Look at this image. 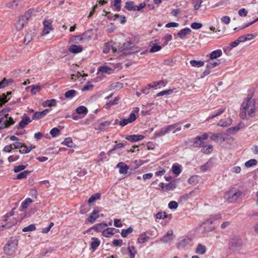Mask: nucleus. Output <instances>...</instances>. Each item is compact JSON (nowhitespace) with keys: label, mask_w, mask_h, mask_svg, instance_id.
<instances>
[{"label":"nucleus","mask_w":258,"mask_h":258,"mask_svg":"<svg viewBox=\"0 0 258 258\" xmlns=\"http://www.w3.org/2000/svg\"><path fill=\"white\" fill-rule=\"evenodd\" d=\"M191 240L188 238H186L181 239L179 242L177 247L178 249H181L185 247L190 242Z\"/></svg>","instance_id":"obj_16"},{"label":"nucleus","mask_w":258,"mask_h":258,"mask_svg":"<svg viewBox=\"0 0 258 258\" xmlns=\"http://www.w3.org/2000/svg\"><path fill=\"white\" fill-rule=\"evenodd\" d=\"M116 167L119 168V172L120 174H126L128 169V166L123 162H119Z\"/></svg>","instance_id":"obj_18"},{"label":"nucleus","mask_w":258,"mask_h":258,"mask_svg":"<svg viewBox=\"0 0 258 258\" xmlns=\"http://www.w3.org/2000/svg\"><path fill=\"white\" fill-rule=\"evenodd\" d=\"M190 26L194 29H199L202 27V24L200 23L194 22L191 23Z\"/></svg>","instance_id":"obj_64"},{"label":"nucleus","mask_w":258,"mask_h":258,"mask_svg":"<svg viewBox=\"0 0 258 258\" xmlns=\"http://www.w3.org/2000/svg\"><path fill=\"white\" fill-rule=\"evenodd\" d=\"M173 234V231L172 230H170L167 232L165 235L160 238L159 241L164 243L169 242L174 238Z\"/></svg>","instance_id":"obj_10"},{"label":"nucleus","mask_w":258,"mask_h":258,"mask_svg":"<svg viewBox=\"0 0 258 258\" xmlns=\"http://www.w3.org/2000/svg\"><path fill=\"white\" fill-rule=\"evenodd\" d=\"M33 202V201L30 198H27L25 199V200L22 203L21 207L23 209H27L28 206Z\"/></svg>","instance_id":"obj_36"},{"label":"nucleus","mask_w":258,"mask_h":258,"mask_svg":"<svg viewBox=\"0 0 258 258\" xmlns=\"http://www.w3.org/2000/svg\"><path fill=\"white\" fill-rule=\"evenodd\" d=\"M5 123H6V125L9 126L10 125L14 124L15 121L13 120V119L11 117H9L8 118H5Z\"/></svg>","instance_id":"obj_61"},{"label":"nucleus","mask_w":258,"mask_h":258,"mask_svg":"<svg viewBox=\"0 0 258 258\" xmlns=\"http://www.w3.org/2000/svg\"><path fill=\"white\" fill-rule=\"evenodd\" d=\"M128 251L131 255V258H134L135 256V254L137 253V251L135 249V247L134 246H128L127 247Z\"/></svg>","instance_id":"obj_55"},{"label":"nucleus","mask_w":258,"mask_h":258,"mask_svg":"<svg viewBox=\"0 0 258 258\" xmlns=\"http://www.w3.org/2000/svg\"><path fill=\"white\" fill-rule=\"evenodd\" d=\"M243 125L241 123H239L237 126L228 128V131L230 134H234L238 131L240 128L243 127Z\"/></svg>","instance_id":"obj_42"},{"label":"nucleus","mask_w":258,"mask_h":258,"mask_svg":"<svg viewBox=\"0 0 258 258\" xmlns=\"http://www.w3.org/2000/svg\"><path fill=\"white\" fill-rule=\"evenodd\" d=\"M36 229V226L34 224H31L23 228V232L32 231Z\"/></svg>","instance_id":"obj_53"},{"label":"nucleus","mask_w":258,"mask_h":258,"mask_svg":"<svg viewBox=\"0 0 258 258\" xmlns=\"http://www.w3.org/2000/svg\"><path fill=\"white\" fill-rule=\"evenodd\" d=\"M13 82L12 79H6L4 78L2 81H0V89L3 88L9 84H11Z\"/></svg>","instance_id":"obj_32"},{"label":"nucleus","mask_w":258,"mask_h":258,"mask_svg":"<svg viewBox=\"0 0 258 258\" xmlns=\"http://www.w3.org/2000/svg\"><path fill=\"white\" fill-rule=\"evenodd\" d=\"M77 94V91H76L74 90H70L68 91H67L65 94L64 96L66 98H73L74 97H75Z\"/></svg>","instance_id":"obj_38"},{"label":"nucleus","mask_w":258,"mask_h":258,"mask_svg":"<svg viewBox=\"0 0 258 258\" xmlns=\"http://www.w3.org/2000/svg\"><path fill=\"white\" fill-rule=\"evenodd\" d=\"M242 195V192L234 187L230 188L225 192L224 196V199L228 203H234Z\"/></svg>","instance_id":"obj_3"},{"label":"nucleus","mask_w":258,"mask_h":258,"mask_svg":"<svg viewBox=\"0 0 258 258\" xmlns=\"http://www.w3.org/2000/svg\"><path fill=\"white\" fill-rule=\"evenodd\" d=\"M131 45V42L130 41H126L124 43H123L122 44H121L118 50L119 51H124V54H128L127 53L128 49H129V47Z\"/></svg>","instance_id":"obj_19"},{"label":"nucleus","mask_w":258,"mask_h":258,"mask_svg":"<svg viewBox=\"0 0 258 258\" xmlns=\"http://www.w3.org/2000/svg\"><path fill=\"white\" fill-rule=\"evenodd\" d=\"M133 231L132 227H129L126 229H122L121 232V235L123 237H126L128 234H131Z\"/></svg>","instance_id":"obj_44"},{"label":"nucleus","mask_w":258,"mask_h":258,"mask_svg":"<svg viewBox=\"0 0 258 258\" xmlns=\"http://www.w3.org/2000/svg\"><path fill=\"white\" fill-rule=\"evenodd\" d=\"M49 110L46 109L42 111L36 112L33 117V119H39L44 117L48 112Z\"/></svg>","instance_id":"obj_15"},{"label":"nucleus","mask_w":258,"mask_h":258,"mask_svg":"<svg viewBox=\"0 0 258 258\" xmlns=\"http://www.w3.org/2000/svg\"><path fill=\"white\" fill-rule=\"evenodd\" d=\"M175 188V184L174 183L170 182L165 185V186L162 187V188H165L166 190H170L173 188Z\"/></svg>","instance_id":"obj_59"},{"label":"nucleus","mask_w":258,"mask_h":258,"mask_svg":"<svg viewBox=\"0 0 258 258\" xmlns=\"http://www.w3.org/2000/svg\"><path fill=\"white\" fill-rule=\"evenodd\" d=\"M18 245V240L16 238H11L4 247L5 253L9 256L14 255L16 252Z\"/></svg>","instance_id":"obj_4"},{"label":"nucleus","mask_w":258,"mask_h":258,"mask_svg":"<svg viewBox=\"0 0 258 258\" xmlns=\"http://www.w3.org/2000/svg\"><path fill=\"white\" fill-rule=\"evenodd\" d=\"M173 92L172 90L171 89H168L164 90L163 91H161L158 93L157 94L156 96L159 97V96H162L165 95H169L171 94Z\"/></svg>","instance_id":"obj_52"},{"label":"nucleus","mask_w":258,"mask_h":258,"mask_svg":"<svg viewBox=\"0 0 258 258\" xmlns=\"http://www.w3.org/2000/svg\"><path fill=\"white\" fill-rule=\"evenodd\" d=\"M115 230L116 229L114 228H107L102 231V234L104 237H109L114 234Z\"/></svg>","instance_id":"obj_20"},{"label":"nucleus","mask_w":258,"mask_h":258,"mask_svg":"<svg viewBox=\"0 0 258 258\" xmlns=\"http://www.w3.org/2000/svg\"><path fill=\"white\" fill-rule=\"evenodd\" d=\"M111 124L110 121H106L99 123L96 127L95 130L100 131H104Z\"/></svg>","instance_id":"obj_14"},{"label":"nucleus","mask_w":258,"mask_h":258,"mask_svg":"<svg viewBox=\"0 0 258 258\" xmlns=\"http://www.w3.org/2000/svg\"><path fill=\"white\" fill-rule=\"evenodd\" d=\"M16 223V221L14 220V221L12 222V221H10V222H7L5 224H3V223H2L1 224V227L2 228V229H1L2 230H3L4 229H9V228H11L13 225H14Z\"/></svg>","instance_id":"obj_39"},{"label":"nucleus","mask_w":258,"mask_h":258,"mask_svg":"<svg viewBox=\"0 0 258 258\" xmlns=\"http://www.w3.org/2000/svg\"><path fill=\"white\" fill-rule=\"evenodd\" d=\"M196 253L200 254H204L206 252V247L201 244H199L196 250Z\"/></svg>","instance_id":"obj_33"},{"label":"nucleus","mask_w":258,"mask_h":258,"mask_svg":"<svg viewBox=\"0 0 258 258\" xmlns=\"http://www.w3.org/2000/svg\"><path fill=\"white\" fill-rule=\"evenodd\" d=\"M33 12V10H29L23 15L19 17L15 24L16 28L18 31L23 29L25 24L27 22V21L31 17Z\"/></svg>","instance_id":"obj_6"},{"label":"nucleus","mask_w":258,"mask_h":258,"mask_svg":"<svg viewBox=\"0 0 258 258\" xmlns=\"http://www.w3.org/2000/svg\"><path fill=\"white\" fill-rule=\"evenodd\" d=\"M172 170V172L177 175H178L181 172L180 167L178 165H173Z\"/></svg>","instance_id":"obj_51"},{"label":"nucleus","mask_w":258,"mask_h":258,"mask_svg":"<svg viewBox=\"0 0 258 258\" xmlns=\"http://www.w3.org/2000/svg\"><path fill=\"white\" fill-rule=\"evenodd\" d=\"M125 8L130 11H136V6L135 5V3L133 1H129L125 3Z\"/></svg>","instance_id":"obj_26"},{"label":"nucleus","mask_w":258,"mask_h":258,"mask_svg":"<svg viewBox=\"0 0 258 258\" xmlns=\"http://www.w3.org/2000/svg\"><path fill=\"white\" fill-rule=\"evenodd\" d=\"M30 173V172L27 171H24V172H22L20 173V174H18L17 176V178L18 179H21L23 178H25L27 177L28 174Z\"/></svg>","instance_id":"obj_54"},{"label":"nucleus","mask_w":258,"mask_h":258,"mask_svg":"<svg viewBox=\"0 0 258 258\" xmlns=\"http://www.w3.org/2000/svg\"><path fill=\"white\" fill-rule=\"evenodd\" d=\"M99 71L101 72L109 74L112 73L113 70L109 67L106 66H102L99 68Z\"/></svg>","instance_id":"obj_45"},{"label":"nucleus","mask_w":258,"mask_h":258,"mask_svg":"<svg viewBox=\"0 0 258 258\" xmlns=\"http://www.w3.org/2000/svg\"><path fill=\"white\" fill-rule=\"evenodd\" d=\"M82 50V47L77 45H72L69 48V51L73 53H78L81 52Z\"/></svg>","instance_id":"obj_22"},{"label":"nucleus","mask_w":258,"mask_h":258,"mask_svg":"<svg viewBox=\"0 0 258 258\" xmlns=\"http://www.w3.org/2000/svg\"><path fill=\"white\" fill-rule=\"evenodd\" d=\"M257 161L256 159H252L246 161L244 165L246 167L249 168L257 164Z\"/></svg>","instance_id":"obj_41"},{"label":"nucleus","mask_w":258,"mask_h":258,"mask_svg":"<svg viewBox=\"0 0 258 258\" xmlns=\"http://www.w3.org/2000/svg\"><path fill=\"white\" fill-rule=\"evenodd\" d=\"M30 87H31V92L33 95L36 94L37 92H39L41 89V87L40 85H32Z\"/></svg>","instance_id":"obj_47"},{"label":"nucleus","mask_w":258,"mask_h":258,"mask_svg":"<svg viewBox=\"0 0 258 258\" xmlns=\"http://www.w3.org/2000/svg\"><path fill=\"white\" fill-rule=\"evenodd\" d=\"M76 112L79 114L86 115L88 113V109L84 106H80L77 108Z\"/></svg>","instance_id":"obj_34"},{"label":"nucleus","mask_w":258,"mask_h":258,"mask_svg":"<svg viewBox=\"0 0 258 258\" xmlns=\"http://www.w3.org/2000/svg\"><path fill=\"white\" fill-rule=\"evenodd\" d=\"M62 144L70 148H72L74 146L72 139L71 138H66Z\"/></svg>","instance_id":"obj_40"},{"label":"nucleus","mask_w":258,"mask_h":258,"mask_svg":"<svg viewBox=\"0 0 258 258\" xmlns=\"http://www.w3.org/2000/svg\"><path fill=\"white\" fill-rule=\"evenodd\" d=\"M220 63V61L219 60H216L215 61L211 59L210 60L208 61L207 63V67L210 69H212L216 66H218Z\"/></svg>","instance_id":"obj_30"},{"label":"nucleus","mask_w":258,"mask_h":258,"mask_svg":"<svg viewBox=\"0 0 258 258\" xmlns=\"http://www.w3.org/2000/svg\"><path fill=\"white\" fill-rule=\"evenodd\" d=\"M98 211L94 210L88 217L89 222L92 223L94 222L96 219L98 217Z\"/></svg>","instance_id":"obj_29"},{"label":"nucleus","mask_w":258,"mask_h":258,"mask_svg":"<svg viewBox=\"0 0 258 258\" xmlns=\"http://www.w3.org/2000/svg\"><path fill=\"white\" fill-rule=\"evenodd\" d=\"M190 63L193 67L200 68L204 66V61L202 60H191Z\"/></svg>","instance_id":"obj_28"},{"label":"nucleus","mask_w":258,"mask_h":258,"mask_svg":"<svg viewBox=\"0 0 258 258\" xmlns=\"http://www.w3.org/2000/svg\"><path fill=\"white\" fill-rule=\"evenodd\" d=\"M161 46L157 45V44H154L150 49V52H156L157 51H159L161 49Z\"/></svg>","instance_id":"obj_60"},{"label":"nucleus","mask_w":258,"mask_h":258,"mask_svg":"<svg viewBox=\"0 0 258 258\" xmlns=\"http://www.w3.org/2000/svg\"><path fill=\"white\" fill-rule=\"evenodd\" d=\"M31 121V120H30V118L27 117L21 120L19 123L18 128H23L25 127L26 125L28 124Z\"/></svg>","instance_id":"obj_27"},{"label":"nucleus","mask_w":258,"mask_h":258,"mask_svg":"<svg viewBox=\"0 0 258 258\" xmlns=\"http://www.w3.org/2000/svg\"><path fill=\"white\" fill-rule=\"evenodd\" d=\"M222 54V52L221 49H217L212 51L210 54V58L211 59L213 60L219 57H220Z\"/></svg>","instance_id":"obj_24"},{"label":"nucleus","mask_w":258,"mask_h":258,"mask_svg":"<svg viewBox=\"0 0 258 258\" xmlns=\"http://www.w3.org/2000/svg\"><path fill=\"white\" fill-rule=\"evenodd\" d=\"M242 245V241L240 237H233L232 238L230 242L229 246L231 248L236 249Z\"/></svg>","instance_id":"obj_9"},{"label":"nucleus","mask_w":258,"mask_h":258,"mask_svg":"<svg viewBox=\"0 0 258 258\" xmlns=\"http://www.w3.org/2000/svg\"><path fill=\"white\" fill-rule=\"evenodd\" d=\"M225 111V108H220L218 110V111L217 112L209 116V117L208 118V119H212L215 117L219 116V115H221L223 112H224Z\"/></svg>","instance_id":"obj_46"},{"label":"nucleus","mask_w":258,"mask_h":258,"mask_svg":"<svg viewBox=\"0 0 258 258\" xmlns=\"http://www.w3.org/2000/svg\"><path fill=\"white\" fill-rule=\"evenodd\" d=\"M201 150L202 152L205 154H210L213 151V146L211 145L208 146H203Z\"/></svg>","instance_id":"obj_37"},{"label":"nucleus","mask_w":258,"mask_h":258,"mask_svg":"<svg viewBox=\"0 0 258 258\" xmlns=\"http://www.w3.org/2000/svg\"><path fill=\"white\" fill-rule=\"evenodd\" d=\"M178 203L176 201H171L168 204V208L170 209H176L178 207Z\"/></svg>","instance_id":"obj_62"},{"label":"nucleus","mask_w":258,"mask_h":258,"mask_svg":"<svg viewBox=\"0 0 258 258\" xmlns=\"http://www.w3.org/2000/svg\"><path fill=\"white\" fill-rule=\"evenodd\" d=\"M144 138V136H143V135H136L127 136L125 137V139L127 140L131 141L132 142L139 141L143 140Z\"/></svg>","instance_id":"obj_17"},{"label":"nucleus","mask_w":258,"mask_h":258,"mask_svg":"<svg viewBox=\"0 0 258 258\" xmlns=\"http://www.w3.org/2000/svg\"><path fill=\"white\" fill-rule=\"evenodd\" d=\"M209 137V135L207 133H204L201 136H197L194 142V145L197 147H203L204 145V141L207 140Z\"/></svg>","instance_id":"obj_8"},{"label":"nucleus","mask_w":258,"mask_h":258,"mask_svg":"<svg viewBox=\"0 0 258 258\" xmlns=\"http://www.w3.org/2000/svg\"><path fill=\"white\" fill-rule=\"evenodd\" d=\"M50 134L53 137H55L60 134V131L56 127L52 128Z\"/></svg>","instance_id":"obj_57"},{"label":"nucleus","mask_w":258,"mask_h":258,"mask_svg":"<svg viewBox=\"0 0 258 258\" xmlns=\"http://www.w3.org/2000/svg\"><path fill=\"white\" fill-rule=\"evenodd\" d=\"M56 105V101L54 99L47 100L42 103V106L46 107H52Z\"/></svg>","instance_id":"obj_25"},{"label":"nucleus","mask_w":258,"mask_h":258,"mask_svg":"<svg viewBox=\"0 0 258 258\" xmlns=\"http://www.w3.org/2000/svg\"><path fill=\"white\" fill-rule=\"evenodd\" d=\"M222 218L220 214H217L211 215L209 218L203 222L201 227L203 228L205 232H208L213 231L215 227L212 224L216 220Z\"/></svg>","instance_id":"obj_2"},{"label":"nucleus","mask_w":258,"mask_h":258,"mask_svg":"<svg viewBox=\"0 0 258 258\" xmlns=\"http://www.w3.org/2000/svg\"><path fill=\"white\" fill-rule=\"evenodd\" d=\"M255 111V100L251 99L250 96H248L241 104L240 116L241 118L244 119L247 113L249 116L252 117Z\"/></svg>","instance_id":"obj_1"},{"label":"nucleus","mask_w":258,"mask_h":258,"mask_svg":"<svg viewBox=\"0 0 258 258\" xmlns=\"http://www.w3.org/2000/svg\"><path fill=\"white\" fill-rule=\"evenodd\" d=\"M198 181V178L197 176H192L188 179V182L190 184H195Z\"/></svg>","instance_id":"obj_58"},{"label":"nucleus","mask_w":258,"mask_h":258,"mask_svg":"<svg viewBox=\"0 0 258 258\" xmlns=\"http://www.w3.org/2000/svg\"><path fill=\"white\" fill-rule=\"evenodd\" d=\"M139 109L138 108H136L134 110L133 112H131L129 115V117L127 118H124L120 120L119 122V124L121 126H124L128 123H132L134 122L137 119V116L135 114V112L137 113H138Z\"/></svg>","instance_id":"obj_7"},{"label":"nucleus","mask_w":258,"mask_h":258,"mask_svg":"<svg viewBox=\"0 0 258 258\" xmlns=\"http://www.w3.org/2000/svg\"><path fill=\"white\" fill-rule=\"evenodd\" d=\"M191 30L188 28H186L180 30L178 32V35L181 39H183L185 37L186 35L189 34Z\"/></svg>","instance_id":"obj_23"},{"label":"nucleus","mask_w":258,"mask_h":258,"mask_svg":"<svg viewBox=\"0 0 258 258\" xmlns=\"http://www.w3.org/2000/svg\"><path fill=\"white\" fill-rule=\"evenodd\" d=\"M140 48L138 47H136L135 45L131 43V45L129 47V49H128L127 53L128 54L134 53L137 52L139 51Z\"/></svg>","instance_id":"obj_43"},{"label":"nucleus","mask_w":258,"mask_h":258,"mask_svg":"<svg viewBox=\"0 0 258 258\" xmlns=\"http://www.w3.org/2000/svg\"><path fill=\"white\" fill-rule=\"evenodd\" d=\"M32 40V37L31 34H27L25 35L24 42L25 44H28Z\"/></svg>","instance_id":"obj_63"},{"label":"nucleus","mask_w":258,"mask_h":258,"mask_svg":"<svg viewBox=\"0 0 258 258\" xmlns=\"http://www.w3.org/2000/svg\"><path fill=\"white\" fill-rule=\"evenodd\" d=\"M107 226V224L106 223H99L94 226V229L97 231H101Z\"/></svg>","instance_id":"obj_48"},{"label":"nucleus","mask_w":258,"mask_h":258,"mask_svg":"<svg viewBox=\"0 0 258 258\" xmlns=\"http://www.w3.org/2000/svg\"><path fill=\"white\" fill-rule=\"evenodd\" d=\"M232 122V120L230 118L221 119L218 123V125L222 127H227L230 125Z\"/></svg>","instance_id":"obj_21"},{"label":"nucleus","mask_w":258,"mask_h":258,"mask_svg":"<svg viewBox=\"0 0 258 258\" xmlns=\"http://www.w3.org/2000/svg\"><path fill=\"white\" fill-rule=\"evenodd\" d=\"M211 167V164L209 162H207L204 165H202L200 167L201 171L202 172H206Z\"/></svg>","instance_id":"obj_56"},{"label":"nucleus","mask_w":258,"mask_h":258,"mask_svg":"<svg viewBox=\"0 0 258 258\" xmlns=\"http://www.w3.org/2000/svg\"><path fill=\"white\" fill-rule=\"evenodd\" d=\"M101 195L99 193H96L92 195L88 200V203L89 204H93L97 200L100 198Z\"/></svg>","instance_id":"obj_31"},{"label":"nucleus","mask_w":258,"mask_h":258,"mask_svg":"<svg viewBox=\"0 0 258 258\" xmlns=\"http://www.w3.org/2000/svg\"><path fill=\"white\" fill-rule=\"evenodd\" d=\"M93 241L91 243V247L93 249L95 250L100 244V241L97 238H93Z\"/></svg>","instance_id":"obj_50"},{"label":"nucleus","mask_w":258,"mask_h":258,"mask_svg":"<svg viewBox=\"0 0 258 258\" xmlns=\"http://www.w3.org/2000/svg\"><path fill=\"white\" fill-rule=\"evenodd\" d=\"M181 124V123L180 122H176L173 124L169 125L168 126H166L162 128H161L159 131L156 132L154 135L156 137H161L163 136L166 134L168 133L170 131L173 130L174 128L176 127V129L175 131H173V133L174 134L177 132H179L181 131V127L180 126V125Z\"/></svg>","instance_id":"obj_5"},{"label":"nucleus","mask_w":258,"mask_h":258,"mask_svg":"<svg viewBox=\"0 0 258 258\" xmlns=\"http://www.w3.org/2000/svg\"><path fill=\"white\" fill-rule=\"evenodd\" d=\"M210 138L211 140L217 143H221L225 141L224 136L221 133L212 134Z\"/></svg>","instance_id":"obj_12"},{"label":"nucleus","mask_w":258,"mask_h":258,"mask_svg":"<svg viewBox=\"0 0 258 258\" xmlns=\"http://www.w3.org/2000/svg\"><path fill=\"white\" fill-rule=\"evenodd\" d=\"M44 28L43 32L44 34H47L52 29L51 22L50 20H45L43 22Z\"/></svg>","instance_id":"obj_13"},{"label":"nucleus","mask_w":258,"mask_h":258,"mask_svg":"<svg viewBox=\"0 0 258 258\" xmlns=\"http://www.w3.org/2000/svg\"><path fill=\"white\" fill-rule=\"evenodd\" d=\"M202 3V0H192V3L196 10H198L200 9Z\"/></svg>","instance_id":"obj_49"},{"label":"nucleus","mask_w":258,"mask_h":258,"mask_svg":"<svg viewBox=\"0 0 258 258\" xmlns=\"http://www.w3.org/2000/svg\"><path fill=\"white\" fill-rule=\"evenodd\" d=\"M114 44L113 41L104 43L102 47L103 53H108L110 50L113 53L116 52V49L113 46Z\"/></svg>","instance_id":"obj_11"},{"label":"nucleus","mask_w":258,"mask_h":258,"mask_svg":"<svg viewBox=\"0 0 258 258\" xmlns=\"http://www.w3.org/2000/svg\"><path fill=\"white\" fill-rule=\"evenodd\" d=\"M149 237L147 236L145 233L140 235L138 238V241L140 243H144L148 241Z\"/></svg>","instance_id":"obj_35"}]
</instances>
